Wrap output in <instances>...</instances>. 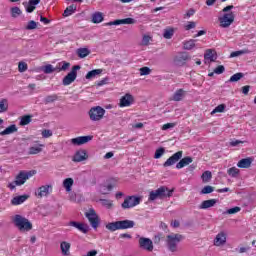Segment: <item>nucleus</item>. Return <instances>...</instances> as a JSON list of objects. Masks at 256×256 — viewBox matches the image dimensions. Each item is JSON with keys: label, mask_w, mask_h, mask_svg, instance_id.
Here are the masks:
<instances>
[{"label": "nucleus", "mask_w": 256, "mask_h": 256, "mask_svg": "<svg viewBox=\"0 0 256 256\" xmlns=\"http://www.w3.org/2000/svg\"><path fill=\"white\" fill-rule=\"evenodd\" d=\"M234 7L235 6L233 5H229L223 8L222 12L224 14L218 18L220 27H222V29H227L233 25V22L235 21V14L231 12V9H234Z\"/></svg>", "instance_id": "nucleus-1"}, {"label": "nucleus", "mask_w": 256, "mask_h": 256, "mask_svg": "<svg viewBox=\"0 0 256 256\" xmlns=\"http://www.w3.org/2000/svg\"><path fill=\"white\" fill-rule=\"evenodd\" d=\"M35 173H37L35 170L19 172V174L16 176L15 180L8 184L9 190L13 191L15 189V187H20V185H25L27 180L31 179V177H33V175H35Z\"/></svg>", "instance_id": "nucleus-2"}, {"label": "nucleus", "mask_w": 256, "mask_h": 256, "mask_svg": "<svg viewBox=\"0 0 256 256\" xmlns=\"http://www.w3.org/2000/svg\"><path fill=\"white\" fill-rule=\"evenodd\" d=\"M135 227V222L132 220H121L116 222H110L106 225L108 231H119L123 229H133Z\"/></svg>", "instance_id": "nucleus-3"}, {"label": "nucleus", "mask_w": 256, "mask_h": 256, "mask_svg": "<svg viewBox=\"0 0 256 256\" xmlns=\"http://www.w3.org/2000/svg\"><path fill=\"white\" fill-rule=\"evenodd\" d=\"M171 195H173V190H169V188L162 186L157 190H153L150 192L148 201L164 199V197H171Z\"/></svg>", "instance_id": "nucleus-4"}, {"label": "nucleus", "mask_w": 256, "mask_h": 256, "mask_svg": "<svg viewBox=\"0 0 256 256\" xmlns=\"http://www.w3.org/2000/svg\"><path fill=\"white\" fill-rule=\"evenodd\" d=\"M12 221L15 227H17L20 231H31V229H33L31 222L19 214L15 215Z\"/></svg>", "instance_id": "nucleus-5"}, {"label": "nucleus", "mask_w": 256, "mask_h": 256, "mask_svg": "<svg viewBox=\"0 0 256 256\" xmlns=\"http://www.w3.org/2000/svg\"><path fill=\"white\" fill-rule=\"evenodd\" d=\"M181 241H183V235L175 233L169 234L166 237V244L169 251L175 253V251H177V246L179 243H181Z\"/></svg>", "instance_id": "nucleus-6"}, {"label": "nucleus", "mask_w": 256, "mask_h": 256, "mask_svg": "<svg viewBox=\"0 0 256 256\" xmlns=\"http://www.w3.org/2000/svg\"><path fill=\"white\" fill-rule=\"evenodd\" d=\"M138 245L140 249L147 251L148 253H153V249H155V246H153V240L143 236H138Z\"/></svg>", "instance_id": "nucleus-7"}, {"label": "nucleus", "mask_w": 256, "mask_h": 256, "mask_svg": "<svg viewBox=\"0 0 256 256\" xmlns=\"http://www.w3.org/2000/svg\"><path fill=\"white\" fill-rule=\"evenodd\" d=\"M141 203V197L139 196H127L124 202L121 204L122 209H133Z\"/></svg>", "instance_id": "nucleus-8"}, {"label": "nucleus", "mask_w": 256, "mask_h": 256, "mask_svg": "<svg viewBox=\"0 0 256 256\" xmlns=\"http://www.w3.org/2000/svg\"><path fill=\"white\" fill-rule=\"evenodd\" d=\"M88 115L91 121H101L105 115V109H103L101 106L92 107L89 110Z\"/></svg>", "instance_id": "nucleus-9"}, {"label": "nucleus", "mask_w": 256, "mask_h": 256, "mask_svg": "<svg viewBox=\"0 0 256 256\" xmlns=\"http://www.w3.org/2000/svg\"><path fill=\"white\" fill-rule=\"evenodd\" d=\"M81 69V66L75 65L72 67V70L63 78L62 83L63 85H71L77 79V71Z\"/></svg>", "instance_id": "nucleus-10"}, {"label": "nucleus", "mask_w": 256, "mask_h": 256, "mask_svg": "<svg viewBox=\"0 0 256 256\" xmlns=\"http://www.w3.org/2000/svg\"><path fill=\"white\" fill-rule=\"evenodd\" d=\"M85 217L88 219L93 229H97V227H99V216L93 208L89 209V211L85 213Z\"/></svg>", "instance_id": "nucleus-11"}, {"label": "nucleus", "mask_w": 256, "mask_h": 256, "mask_svg": "<svg viewBox=\"0 0 256 256\" xmlns=\"http://www.w3.org/2000/svg\"><path fill=\"white\" fill-rule=\"evenodd\" d=\"M51 193H53L52 185H42L35 191V195L38 199H43V197H49Z\"/></svg>", "instance_id": "nucleus-12"}, {"label": "nucleus", "mask_w": 256, "mask_h": 256, "mask_svg": "<svg viewBox=\"0 0 256 256\" xmlns=\"http://www.w3.org/2000/svg\"><path fill=\"white\" fill-rule=\"evenodd\" d=\"M134 103L135 97L130 93H126L120 98L119 107H131Z\"/></svg>", "instance_id": "nucleus-13"}, {"label": "nucleus", "mask_w": 256, "mask_h": 256, "mask_svg": "<svg viewBox=\"0 0 256 256\" xmlns=\"http://www.w3.org/2000/svg\"><path fill=\"white\" fill-rule=\"evenodd\" d=\"M183 157V151H178L174 153L170 158H168L164 164L163 167H171L172 165H175L180 159Z\"/></svg>", "instance_id": "nucleus-14"}, {"label": "nucleus", "mask_w": 256, "mask_h": 256, "mask_svg": "<svg viewBox=\"0 0 256 256\" xmlns=\"http://www.w3.org/2000/svg\"><path fill=\"white\" fill-rule=\"evenodd\" d=\"M225 243H227V233L221 231L214 238V245L215 247H223Z\"/></svg>", "instance_id": "nucleus-15"}, {"label": "nucleus", "mask_w": 256, "mask_h": 256, "mask_svg": "<svg viewBox=\"0 0 256 256\" xmlns=\"http://www.w3.org/2000/svg\"><path fill=\"white\" fill-rule=\"evenodd\" d=\"M41 3V0H29L28 2H23L26 13H33L37 9V5Z\"/></svg>", "instance_id": "nucleus-16"}, {"label": "nucleus", "mask_w": 256, "mask_h": 256, "mask_svg": "<svg viewBox=\"0 0 256 256\" xmlns=\"http://www.w3.org/2000/svg\"><path fill=\"white\" fill-rule=\"evenodd\" d=\"M93 140V136H79L71 140L72 145H85Z\"/></svg>", "instance_id": "nucleus-17"}, {"label": "nucleus", "mask_w": 256, "mask_h": 256, "mask_svg": "<svg viewBox=\"0 0 256 256\" xmlns=\"http://www.w3.org/2000/svg\"><path fill=\"white\" fill-rule=\"evenodd\" d=\"M70 227H75V229H78V231H81V233H89V225L81 223V222H75L70 221L68 224Z\"/></svg>", "instance_id": "nucleus-18"}, {"label": "nucleus", "mask_w": 256, "mask_h": 256, "mask_svg": "<svg viewBox=\"0 0 256 256\" xmlns=\"http://www.w3.org/2000/svg\"><path fill=\"white\" fill-rule=\"evenodd\" d=\"M137 21L133 18H125V19H120V20H114L112 22H109L107 25H135Z\"/></svg>", "instance_id": "nucleus-19"}, {"label": "nucleus", "mask_w": 256, "mask_h": 256, "mask_svg": "<svg viewBox=\"0 0 256 256\" xmlns=\"http://www.w3.org/2000/svg\"><path fill=\"white\" fill-rule=\"evenodd\" d=\"M86 159H87V152L85 150H79L73 156L72 161H74V163H81V161H86Z\"/></svg>", "instance_id": "nucleus-20"}, {"label": "nucleus", "mask_w": 256, "mask_h": 256, "mask_svg": "<svg viewBox=\"0 0 256 256\" xmlns=\"http://www.w3.org/2000/svg\"><path fill=\"white\" fill-rule=\"evenodd\" d=\"M187 94V92H185V90L183 89H178L175 91V93L172 95V97L170 98L171 101H183V99L185 98V95Z\"/></svg>", "instance_id": "nucleus-21"}, {"label": "nucleus", "mask_w": 256, "mask_h": 256, "mask_svg": "<svg viewBox=\"0 0 256 256\" xmlns=\"http://www.w3.org/2000/svg\"><path fill=\"white\" fill-rule=\"evenodd\" d=\"M60 249L61 253L64 256H70L71 255V243L67 241H63L60 243Z\"/></svg>", "instance_id": "nucleus-22"}, {"label": "nucleus", "mask_w": 256, "mask_h": 256, "mask_svg": "<svg viewBox=\"0 0 256 256\" xmlns=\"http://www.w3.org/2000/svg\"><path fill=\"white\" fill-rule=\"evenodd\" d=\"M191 163H193V158L189 156L184 157L176 164V169H183V167H187V165H191Z\"/></svg>", "instance_id": "nucleus-23"}, {"label": "nucleus", "mask_w": 256, "mask_h": 256, "mask_svg": "<svg viewBox=\"0 0 256 256\" xmlns=\"http://www.w3.org/2000/svg\"><path fill=\"white\" fill-rule=\"evenodd\" d=\"M104 19H105V15L102 12H94L91 15V21L92 23H95V24L103 23Z\"/></svg>", "instance_id": "nucleus-24"}, {"label": "nucleus", "mask_w": 256, "mask_h": 256, "mask_svg": "<svg viewBox=\"0 0 256 256\" xmlns=\"http://www.w3.org/2000/svg\"><path fill=\"white\" fill-rule=\"evenodd\" d=\"M43 147H45V145L43 144H36L34 146H31L28 149V155H39V153L43 151Z\"/></svg>", "instance_id": "nucleus-25"}, {"label": "nucleus", "mask_w": 256, "mask_h": 256, "mask_svg": "<svg viewBox=\"0 0 256 256\" xmlns=\"http://www.w3.org/2000/svg\"><path fill=\"white\" fill-rule=\"evenodd\" d=\"M188 59L189 55H187L186 53H180L175 57L174 61L176 65H185Z\"/></svg>", "instance_id": "nucleus-26"}, {"label": "nucleus", "mask_w": 256, "mask_h": 256, "mask_svg": "<svg viewBox=\"0 0 256 256\" xmlns=\"http://www.w3.org/2000/svg\"><path fill=\"white\" fill-rule=\"evenodd\" d=\"M251 163H253L251 158H244L237 163V167L240 169H249V167H251Z\"/></svg>", "instance_id": "nucleus-27"}, {"label": "nucleus", "mask_w": 256, "mask_h": 256, "mask_svg": "<svg viewBox=\"0 0 256 256\" xmlns=\"http://www.w3.org/2000/svg\"><path fill=\"white\" fill-rule=\"evenodd\" d=\"M215 205H217L216 199L205 200L201 203L199 209H210V207H215Z\"/></svg>", "instance_id": "nucleus-28"}, {"label": "nucleus", "mask_w": 256, "mask_h": 256, "mask_svg": "<svg viewBox=\"0 0 256 256\" xmlns=\"http://www.w3.org/2000/svg\"><path fill=\"white\" fill-rule=\"evenodd\" d=\"M28 198H29V196H27V195L15 196L11 200V205H21V204L25 203L26 199H28Z\"/></svg>", "instance_id": "nucleus-29"}, {"label": "nucleus", "mask_w": 256, "mask_h": 256, "mask_svg": "<svg viewBox=\"0 0 256 256\" xmlns=\"http://www.w3.org/2000/svg\"><path fill=\"white\" fill-rule=\"evenodd\" d=\"M73 178H66L63 181V187L66 190L67 193H71L72 189H73Z\"/></svg>", "instance_id": "nucleus-30"}, {"label": "nucleus", "mask_w": 256, "mask_h": 256, "mask_svg": "<svg viewBox=\"0 0 256 256\" xmlns=\"http://www.w3.org/2000/svg\"><path fill=\"white\" fill-rule=\"evenodd\" d=\"M115 187V184H104L100 187V193H102V195H107V193L113 191V188Z\"/></svg>", "instance_id": "nucleus-31"}, {"label": "nucleus", "mask_w": 256, "mask_h": 256, "mask_svg": "<svg viewBox=\"0 0 256 256\" xmlns=\"http://www.w3.org/2000/svg\"><path fill=\"white\" fill-rule=\"evenodd\" d=\"M13 133H17V125H15V124L10 125L4 131L0 132V135L1 136L11 135Z\"/></svg>", "instance_id": "nucleus-32"}, {"label": "nucleus", "mask_w": 256, "mask_h": 256, "mask_svg": "<svg viewBox=\"0 0 256 256\" xmlns=\"http://www.w3.org/2000/svg\"><path fill=\"white\" fill-rule=\"evenodd\" d=\"M9 111V100L3 98L0 100V113H7Z\"/></svg>", "instance_id": "nucleus-33"}, {"label": "nucleus", "mask_w": 256, "mask_h": 256, "mask_svg": "<svg viewBox=\"0 0 256 256\" xmlns=\"http://www.w3.org/2000/svg\"><path fill=\"white\" fill-rule=\"evenodd\" d=\"M196 43H197V40L190 39V40L184 42V49L186 51H191V49L197 47Z\"/></svg>", "instance_id": "nucleus-34"}, {"label": "nucleus", "mask_w": 256, "mask_h": 256, "mask_svg": "<svg viewBox=\"0 0 256 256\" xmlns=\"http://www.w3.org/2000/svg\"><path fill=\"white\" fill-rule=\"evenodd\" d=\"M69 67H71V63L66 62V61H62V62L58 63L56 68H57V71L59 73L61 71H67V69H69Z\"/></svg>", "instance_id": "nucleus-35"}, {"label": "nucleus", "mask_w": 256, "mask_h": 256, "mask_svg": "<svg viewBox=\"0 0 256 256\" xmlns=\"http://www.w3.org/2000/svg\"><path fill=\"white\" fill-rule=\"evenodd\" d=\"M245 75L241 72H238L230 77L228 83H237V81H241Z\"/></svg>", "instance_id": "nucleus-36"}, {"label": "nucleus", "mask_w": 256, "mask_h": 256, "mask_svg": "<svg viewBox=\"0 0 256 256\" xmlns=\"http://www.w3.org/2000/svg\"><path fill=\"white\" fill-rule=\"evenodd\" d=\"M75 11H77V7L75 5H70L64 10L63 17H70Z\"/></svg>", "instance_id": "nucleus-37"}, {"label": "nucleus", "mask_w": 256, "mask_h": 256, "mask_svg": "<svg viewBox=\"0 0 256 256\" xmlns=\"http://www.w3.org/2000/svg\"><path fill=\"white\" fill-rule=\"evenodd\" d=\"M101 73H103V70L101 69L91 70L86 74V79H94V77H97V75H101Z\"/></svg>", "instance_id": "nucleus-38"}, {"label": "nucleus", "mask_w": 256, "mask_h": 256, "mask_svg": "<svg viewBox=\"0 0 256 256\" xmlns=\"http://www.w3.org/2000/svg\"><path fill=\"white\" fill-rule=\"evenodd\" d=\"M89 53H91V52L87 48H79L77 50V55H78V57H80V59H85V57H87L89 55Z\"/></svg>", "instance_id": "nucleus-39"}, {"label": "nucleus", "mask_w": 256, "mask_h": 256, "mask_svg": "<svg viewBox=\"0 0 256 256\" xmlns=\"http://www.w3.org/2000/svg\"><path fill=\"white\" fill-rule=\"evenodd\" d=\"M204 59H206L207 61H215V59L217 58L215 57L213 50H207L204 54Z\"/></svg>", "instance_id": "nucleus-40"}, {"label": "nucleus", "mask_w": 256, "mask_h": 256, "mask_svg": "<svg viewBox=\"0 0 256 256\" xmlns=\"http://www.w3.org/2000/svg\"><path fill=\"white\" fill-rule=\"evenodd\" d=\"M212 177H213V174H211V171H205L202 174L203 183H209V181H211Z\"/></svg>", "instance_id": "nucleus-41"}, {"label": "nucleus", "mask_w": 256, "mask_h": 256, "mask_svg": "<svg viewBox=\"0 0 256 256\" xmlns=\"http://www.w3.org/2000/svg\"><path fill=\"white\" fill-rule=\"evenodd\" d=\"M54 71H57V67L54 68L53 65H51V64H48L43 67V72L46 73V75L54 73Z\"/></svg>", "instance_id": "nucleus-42"}, {"label": "nucleus", "mask_w": 256, "mask_h": 256, "mask_svg": "<svg viewBox=\"0 0 256 256\" xmlns=\"http://www.w3.org/2000/svg\"><path fill=\"white\" fill-rule=\"evenodd\" d=\"M100 203L103 207H106V209H111V207H113V201L108 199H100Z\"/></svg>", "instance_id": "nucleus-43"}, {"label": "nucleus", "mask_w": 256, "mask_h": 256, "mask_svg": "<svg viewBox=\"0 0 256 256\" xmlns=\"http://www.w3.org/2000/svg\"><path fill=\"white\" fill-rule=\"evenodd\" d=\"M215 191V188L213 186H205L201 190V195H209V193H213Z\"/></svg>", "instance_id": "nucleus-44"}, {"label": "nucleus", "mask_w": 256, "mask_h": 256, "mask_svg": "<svg viewBox=\"0 0 256 256\" xmlns=\"http://www.w3.org/2000/svg\"><path fill=\"white\" fill-rule=\"evenodd\" d=\"M163 155H165V148H158L155 151L154 159H161V157H163Z\"/></svg>", "instance_id": "nucleus-45"}, {"label": "nucleus", "mask_w": 256, "mask_h": 256, "mask_svg": "<svg viewBox=\"0 0 256 256\" xmlns=\"http://www.w3.org/2000/svg\"><path fill=\"white\" fill-rule=\"evenodd\" d=\"M246 53H249V50H239V51H234L230 54V58L233 57H240V55H246Z\"/></svg>", "instance_id": "nucleus-46"}, {"label": "nucleus", "mask_w": 256, "mask_h": 256, "mask_svg": "<svg viewBox=\"0 0 256 256\" xmlns=\"http://www.w3.org/2000/svg\"><path fill=\"white\" fill-rule=\"evenodd\" d=\"M29 123H31V116H23L20 120V125L22 126L29 125Z\"/></svg>", "instance_id": "nucleus-47"}, {"label": "nucleus", "mask_w": 256, "mask_h": 256, "mask_svg": "<svg viewBox=\"0 0 256 256\" xmlns=\"http://www.w3.org/2000/svg\"><path fill=\"white\" fill-rule=\"evenodd\" d=\"M223 111H225V104H220L211 112V115H215V113H223Z\"/></svg>", "instance_id": "nucleus-48"}, {"label": "nucleus", "mask_w": 256, "mask_h": 256, "mask_svg": "<svg viewBox=\"0 0 256 256\" xmlns=\"http://www.w3.org/2000/svg\"><path fill=\"white\" fill-rule=\"evenodd\" d=\"M228 175H230V177H237V175H239V169L235 167L228 169Z\"/></svg>", "instance_id": "nucleus-49"}, {"label": "nucleus", "mask_w": 256, "mask_h": 256, "mask_svg": "<svg viewBox=\"0 0 256 256\" xmlns=\"http://www.w3.org/2000/svg\"><path fill=\"white\" fill-rule=\"evenodd\" d=\"M173 33H174L173 29L165 30L163 33L164 39H171V37H173Z\"/></svg>", "instance_id": "nucleus-50"}, {"label": "nucleus", "mask_w": 256, "mask_h": 256, "mask_svg": "<svg viewBox=\"0 0 256 256\" xmlns=\"http://www.w3.org/2000/svg\"><path fill=\"white\" fill-rule=\"evenodd\" d=\"M26 29H27L28 31H31V30H33V29H37V22H35V21H33V20L29 21L28 24H27V26H26Z\"/></svg>", "instance_id": "nucleus-51"}, {"label": "nucleus", "mask_w": 256, "mask_h": 256, "mask_svg": "<svg viewBox=\"0 0 256 256\" xmlns=\"http://www.w3.org/2000/svg\"><path fill=\"white\" fill-rule=\"evenodd\" d=\"M18 71L20 73H25V71H27V63L19 62V64H18Z\"/></svg>", "instance_id": "nucleus-52"}, {"label": "nucleus", "mask_w": 256, "mask_h": 256, "mask_svg": "<svg viewBox=\"0 0 256 256\" xmlns=\"http://www.w3.org/2000/svg\"><path fill=\"white\" fill-rule=\"evenodd\" d=\"M54 101H57V94L46 96L45 103H53Z\"/></svg>", "instance_id": "nucleus-53"}, {"label": "nucleus", "mask_w": 256, "mask_h": 256, "mask_svg": "<svg viewBox=\"0 0 256 256\" xmlns=\"http://www.w3.org/2000/svg\"><path fill=\"white\" fill-rule=\"evenodd\" d=\"M239 211H241V207L236 206L234 208L228 209L226 213H228V215H235V213H239Z\"/></svg>", "instance_id": "nucleus-54"}, {"label": "nucleus", "mask_w": 256, "mask_h": 256, "mask_svg": "<svg viewBox=\"0 0 256 256\" xmlns=\"http://www.w3.org/2000/svg\"><path fill=\"white\" fill-rule=\"evenodd\" d=\"M11 15L12 17H17L18 15H21V9L19 7L11 8Z\"/></svg>", "instance_id": "nucleus-55"}, {"label": "nucleus", "mask_w": 256, "mask_h": 256, "mask_svg": "<svg viewBox=\"0 0 256 256\" xmlns=\"http://www.w3.org/2000/svg\"><path fill=\"white\" fill-rule=\"evenodd\" d=\"M214 73H216V75H222V73H225V66L220 65V66L216 67L214 69Z\"/></svg>", "instance_id": "nucleus-56"}, {"label": "nucleus", "mask_w": 256, "mask_h": 256, "mask_svg": "<svg viewBox=\"0 0 256 256\" xmlns=\"http://www.w3.org/2000/svg\"><path fill=\"white\" fill-rule=\"evenodd\" d=\"M52 136H53V131L49 129H45L42 131V137H44V139H48V137H52Z\"/></svg>", "instance_id": "nucleus-57"}, {"label": "nucleus", "mask_w": 256, "mask_h": 256, "mask_svg": "<svg viewBox=\"0 0 256 256\" xmlns=\"http://www.w3.org/2000/svg\"><path fill=\"white\" fill-rule=\"evenodd\" d=\"M197 27V23L190 21L188 24L185 26L186 31H191V29H195Z\"/></svg>", "instance_id": "nucleus-58"}, {"label": "nucleus", "mask_w": 256, "mask_h": 256, "mask_svg": "<svg viewBox=\"0 0 256 256\" xmlns=\"http://www.w3.org/2000/svg\"><path fill=\"white\" fill-rule=\"evenodd\" d=\"M177 124L175 123H166L162 126V131H167L168 129H173Z\"/></svg>", "instance_id": "nucleus-59"}, {"label": "nucleus", "mask_w": 256, "mask_h": 256, "mask_svg": "<svg viewBox=\"0 0 256 256\" xmlns=\"http://www.w3.org/2000/svg\"><path fill=\"white\" fill-rule=\"evenodd\" d=\"M151 73V69L149 67H142L140 69V75H149Z\"/></svg>", "instance_id": "nucleus-60"}, {"label": "nucleus", "mask_w": 256, "mask_h": 256, "mask_svg": "<svg viewBox=\"0 0 256 256\" xmlns=\"http://www.w3.org/2000/svg\"><path fill=\"white\" fill-rule=\"evenodd\" d=\"M241 143H243V141L233 140L230 142V145H231V147H237L238 145H241Z\"/></svg>", "instance_id": "nucleus-61"}, {"label": "nucleus", "mask_w": 256, "mask_h": 256, "mask_svg": "<svg viewBox=\"0 0 256 256\" xmlns=\"http://www.w3.org/2000/svg\"><path fill=\"white\" fill-rule=\"evenodd\" d=\"M249 89H251V87L249 85L243 86L242 87V93L244 95H248L249 94Z\"/></svg>", "instance_id": "nucleus-62"}, {"label": "nucleus", "mask_w": 256, "mask_h": 256, "mask_svg": "<svg viewBox=\"0 0 256 256\" xmlns=\"http://www.w3.org/2000/svg\"><path fill=\"white\" fill-rule=\"evenodd\" d=\"M251 249V247H241L238 250V253H247V251H249Z\"/></svg>", "instance_id": "nucleus-63"}, {"label": "nucleus", "mask_w": 256, "mask_h": 256, "mask_svg": "<svg viewBox=\"0 0 256 256\" xmlns=\"http://www.w3.org/2000/svg\"><path fill=\"white\" fill-rule=\"evenodd\" d=\"M151 40V38L149 36H144L142 39V43L144 45H149V41Z\"/></svg>", "instance_id": "nucleus-64"}]
</instances>
